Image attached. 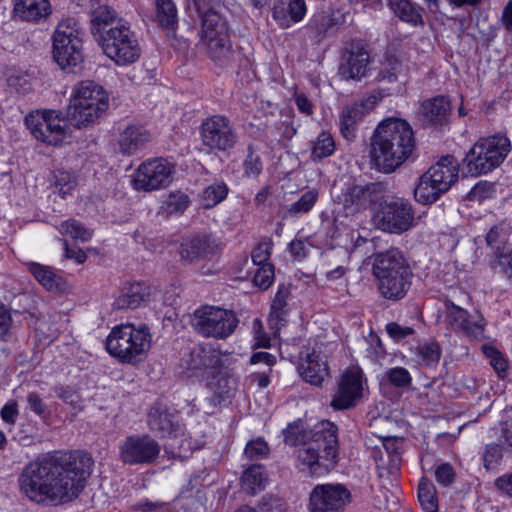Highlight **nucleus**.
Here are the masks:
<instances>
[{
	"mask_svg": "<svg viewBox=\"0 0 512 512\" xmlns=\"http://www.w3.org/2000/svg\"><path fill=\"white\" fill-rule=\"evenodd\" d=\"M377 205L373 222L380 230L402 234L414 225V210L409 200L385 193Z\"/></svg>",
	"mask_w": 512,
	"mask_h": 512,
	"instance_id": "1a4fd4ad",
	"label": "nucleus"
},
{
	"mask_svg": "<svg viewBox=\"0 0 512 512\" xmlns=\"http://www.w3.org/2000/svg\"><path fill=\"white\" fill-rule=\"evenodd\" d=\"M331 334L332 336L330 337V340L324 345V353L327 358L334 357L342 353L339 334L334 329H331Z\"/></svg>",
	"mask_w": 512,
	"mask_h": 512,
	"instance_id": "338daca9",
	"label": "nucleus"
},
{
	"mask_svg": "<svg viewBox=\"0 0 512 512\" xmlns=\"http://www.w3.org/2000/svg\"><path fill=\"white\" fill-rule=\"evenodd\" d=\"M493 187L487 182L477 183L468 193L467 198L470 201L481 202L492 195Z\"/></svg>",
	"mask_w": 512,
	"mask_h": 512,
	"instance_id": "0e129e2a",
	"label": "nucleus"
},
{
	"mask_svg": "<svg viewBox=\"0 0 512 512\" xmlns=\"http://www.w3.org/2000/svg\"><path fill=\"white\" fill-rule=\"evenodd\" d=\"M219 250L217 241L209 235H199L185 240L180 246V257L187 263L209 259Z\"/></svg>",
	"mask_w": 512,
	"mask_h": 512,
	"instance_id": "5701e85b",
	"label": "nucleus"
},
{
	"mask_svg": "<svg viewBox=\"0 0 512 512\" xmlns=\"http://www.w3.org/2000/svg\"><path fill=\"white\" fill-rule=\"evenodd\" d=\"M53 185L55 192L65 197L76 187V178L70 172L58 169L53 173Z\"/></svg>",
	"mask_w": 512,
	"mask_h": 512,
	"instance_id": "a19ab883",
	"label": "nucleus"
},
{
	"mask_svg": "<svg viewBox=\"0 0 512 512\" xmlns=\"http://www.w3.org/2000/svg\"><path fill=\"white\" fill-rule=\"evenodd\" d=\"M151 292V287L144 282L130 283L122 289L113 307L118 310L136 309L150 300Z\"/></svg>",
	"mask_w": 512,
	"mask_h": 512,
	"instance_id": "c85d7f7f",
	"label": "nucleus"
},
{
	"mask_svg": "<svg viewBox=\"0 0 512 512\" xmlns=\"http://www.w3.org/2000/svg\"><path fill=\"white\" fill-rule=\"evenodd\" d=\"M350 501L351 493L345 485L322 484V512H342Z\"/></svg>",
	"mask_w": 512,
	"mask_h": 512,
	"instance_id": "c756f323",
	"label": "nucleus"
},
{
	"mask_svg": "<svg viewBox=\"0 0 512 512\" xmlns=\"http://www.w3.org/2000/svg\"><path fill=\"white\" fill-rule=\"evenodd\" d=\"M387 379L396 387H406L411 383V376L407 369L403 367H394L387 371Z\"/></svg>",
	"mask_w": 512,
	"mask_h": 512,
	"instance_id": "864d4df0",
	"label": "nucleus"
},
{
	"mask_svg": "<svg viewBox=\"0 0 512 512\" xmlns=\"http://www.w3.org/2000/svg\"><path fill=\"white\" fill-rule=\"evenodd\" d=\"M189 205V198L182 192H172L165 200L166 211L169 214L182 213Z\"/></svg>",
	"mask_w": 512,
	"mask_h": 512,
	"instance_id": "de8ad7c7",
	"label": "nucleus"
},
{
	"mask_svg": "<svg viewBox=\"0 0 512 512\" xmlns=\"http://www.w3.org/2000/svg\"><path fill=\"white\" fill-rule=\"evenodd\" d=\"M502 448L498 444H488L483 449L481 461L486 471L495 470L502 460Z\"/></svg>",
	"mask_w": 512,
	"mask_h": 512,
	"instance_id": "a18cd8bd",
	"label": "nucleus"
},
{
	"mask_svg": "<svg viewBox=\"0 0 512 512\" xmlns=\"http://www.w3.org/2000/svg\"><path fill=\"white\" fill-rule=\"evenodd\" d=\"M151 140L150 132L140 125L126 127L119 137L120 151L132 155L146 147Z\"/></svg>",
	"mask_w": 512,
	"mask_h": 512,
	"instance_id": "7c9ffc66",
	"label": "nucleus"
},
{
	"mask_svg": "<svg viewBox=\"0 0 512 512\" xmlns=\"http://www.w3.org/2000/svg\"><path fill=\"white\" fill-rule=\"evenodd\" d=\"M199 46L218 65H227L232 60L233 49L227 23L215 10L203 15Z\"/></svg>",
	"mask_w": 512,
	"mask_h": 512,
	"instance_id": "0eeeda50",
	"label": "nucleus"
},
{
	"mask_svg": "<svg viewBox=\"0 0 512 512\" xmlns=\"http://www.w3.org/2000/svg\"><path fill=\"white\" fill-rule=\"evenodd\" d=\"M370 56L359 43H352L342 55L339 74L345 80H361L368 74Z\"/></svg>",
	"mask_w": 512,
	"mask_h": 512,
	"instance_id": "4be33fe9",
	"label": "nucleus"
},
{
	"mask_svg": "<svg viewBox=\"0 0 512 512\" xmlns=\"http://www.w3.org/2000/svg\"><path fill=\"white\" fill-rule=\"evenodd\" d=\"M26 403V409L33 412L35 415L41 418L47 416V405L37 392H29L26 396Z\"/></svg>",
	"mask_w": 512,
	"mask_h": 512,
	"instance_id": "5fc2aeb1",
	"label": "nucleus"
},
{
	"mask_svg": "<svg viewBox=\"0 0 512 512\" xmlns=\"http://www.w3.org/2000/svg\"><path fill=\"white\" fill-rule=\"evenodd\" d=\"M9 86L18 94L25 95L31 90V83L25 75L11 76Z\"/></svg>",
	"mask_w": 512,
	"mask_h": 512,
	"instance_id": "774afa93",
	"label": "nucleus"
},
{
	"mask_svg": "<svg viewBox=\"0 0 512 512\" xmlns=\"http://www.w3.org/2000/svg\"><path fill=\"white\" fill-rule=\"evenodd\" d=\"M445 323L455 332H460L474 340H483L485 338V320L482 316L472 318L467 310L446 300Z\"/></svg>",
	"mask_w": 512,
	"mask_h": 512,
	"instance_id": "aec40b11",
	"label": "nucleus"
},
{
	"mask_svg": "<svg viewBox=\"0 0 512 512\" xmlns=\"http://www.w3.org/2000/svg\"><path fill=\"white\" fill-rule=\"evenodd\" d=\"M373 274L378 280L380 294L389 300L402 299L411 284L409 265L397 248L389 249L375 256Z\"/></svg>",
	"mask_w": 512,
	"mask_h": 512,
	"instance_id": "7ed1b4c3",
	"label": "nucleus"
},
{
	"mask_svg": "<svg viewBox=\"0 0 512 512\" xmlns=\"http://www.w3.org/2000/svg\"><path fill=\"white\" fill-rule=\"evenodd\" d=\"M208 387L214 394V400L221 403L233 396L234 380L224 375L216 376L209 382Z\"/></svg>",
	"mask_w": 512,
	"mask_h": 512,
	"instance_id": "4c0bfd02",
	"label": "nucleus"
},
{
	"mask_svg": "<svg viewBox=\"0 0 512 512\" xmlns=\"http://www.w3.org/2000/svg\"><path fill=\"white\" fill-rule=\"evenodd\" d=\"M59 232L63 235H69L75 240H81L82 242L88 241L91 238L90 231L75 219L62 222L59 226Z\"/></svg>",
	"mask_w": 512,
	"mask_h": 512,
	"instance_id": "37998d69",
	"label": "nucleus"
},
{
	"mask_svg": "<svg viewBox=\"0 0 512 512\" xmlns=\"http://www.w3.org/2000/svg\"><path fill=\"white\" fill-rule=\"evenodd\" d=\"M379 101L380 97L370 94L343 109L340 118V132L345 139L351 141L355 138L358 123L375 108Z\"/></svg>",
	"mask_w": 512,
	"mask_h": 512,
	"instance_id": "412c9836",
	"label": "nucleus"
},
{
	"mask_svg": "<svg viewBox=\"0 0 512 512\" xmlns=\"http://www.w3.org/2000/svg\"><path fill=\"white\" fill-rule=\"evenodd\" d=\"M108 106V95L101 85L92 80L81 81L73 89L66 120L81 129L99 119Z\"/></svg>",
	"mask_w": 512,
	"mask_h": 512,
	"instance_id": "20e7f679",
	"label": "nucleus"
},
{
	"mask_svg": "<svg viewBox=\"0 0 512 512\" xmlns=\"http://www.w3.org/2000/svg\"><path fill=\"white\" fill-rule=\"evenodd\" d=\"M403 72L402 64L396 59H388L380 73L379 77L381 80H386L388 82H395L398 80L399 75Z\"/></svg>",
	"mask_w": 512,
	"mask_h": 512,
	"instance_id": "3c124183",
	"label": "nucleus"
},
{
	"mask_svg": "<svg viewBox=\"0 0 512 512\" xmlns=\"http://www.w3.org/2000/svg\"><path fill=\"white\" fill-rule=\"evenodd\" d=\"M274 278V269L272 265H263L257 269L253 282L259 288L266 290L273 281Z\"/></svg>",
	"mask_w": 512,
	"mask_h": 512,
	"instance_id": "13d9d810",
	"label": "nucleus"
},
{
	"mask_svg": "<svg viewBox=\"0 0 512 512\" xmlns=\"http://www.w3.org/2000/svg\"><path fill=\"white\" fill-rule=\"evenodd\" d=\"M239 320L232 310L203 306L193 315V327L204 337L226 339L236 329Z\"/></svg>",
	"mask_w": 512,
	"mask_h": 512,
	"instance_id": "f8f14e48",
	"label": "nucleus"
},
{
	"mask_svg": "<svg viewBox=\"0 0 512 512\" xmlns=\"http://www.w3.org/2000/svg\"><path fill=\"white\" fill-rule=\"evenodd\" d=\"M53 57L63 70L69 72L82 63V39L74 19H67L57 26L53 36Z\"/></svg>",
	"mask_w": 512,
	"mask_h": 512,
	"instance_id": "9d476101",
	"label": "nucleus"
},
{
	"mask_svg": "<svg viewBox=\"0 0 512 512\" xmlns=\"http://www.w3.org/2000/svg\"><path fill=\"white\" fill-rule=\"evenodd\" d=\"M415 146L411 125L401 118H387L373 133L371 156L381 171L391 173L412 156Z\"/></svg>",
	"mask_w": 512,
	"mask_h": 512,
	"instance_id": "f03ea898",
	"label": "nucleus"
},
{
	"mask_svg": "<svg viewBox=\"0 0 512 512\" xmlns=\"http://www.w3.org/2000/svg\"><path fill=\"white\" fill-rule=\"evenodd\" d=\"M284 442L290 446L303 445L297 450V459L301 470H309L313 475L319 466L320 443L318 433L307 431L304 423L297 420L283 430Z\"/></svg>",
	"mask_w": 512,
	"mask_h": 512,
	"instance_id": "ddd939ff",
	"label": "nucleus"
},
{
	"mask_svg": "<svg viewBox=\"0 0 512 512\" xmlns=\"http://www.w3.org/2000/svg\"><path fill=\"white\" fill-rule=\"evenodd\" d=\"M54 391L61 400L71 405L75 409H81V398L76 390L69 386H58Z\"/></svg>",
	"mask_w": 512,
	"mask_h": 512,
	"instance_id": "6e6d98bb",
	"label": "nucleus"
},
{
	"mask_svg": "<svg viewBox=\"0 0 512 512\" xmlns=\"http://www.w3.org/2000/svg\"><path fill=\"white\" fill-rule=\"evenodd\" d=\"M267 476L264 467L259 464L251 465L241 477L242 489L250 495L256 494L257 490L264 488Z\"/></svg>",
	"mask_w": 512,
	"mask_h": 512,
	"instance_id": "f704fd0d",
	"label": "nucleus"
},
{
	"mask_svg": "<svg viewBox=\"0 0 512 512\" xmlns=\"http://www.w3.org/2000/svg\"><path fill=\"white\" fill-rule=\"evenodd\" d=\"M272 16L279 23L282 28H287L290 25L288 7L282 1L274 3L272 8Z\"/></svg>",
	"mask_w": 512,
	"mask_h": 512,
	"instance_id": "69168bd1",
	"label": "nucleus"
},
{
	"mask_svg": "<svg viewBox=\"0 0 512 512\" xmlns=\"http://www.w3.org/2000/svg\"><path fill=\"white\" fill-rule=\"evenodd\" d=\"M318 199V192L311 190L305 192L298 201L291 204L286 211L289 216L307 213L315 205Z\"/></svg>",
	"mask_w": 512,
	"mask_h": 512,
	"instance_id": "c03bdc74",
	"label": "nucleus"
},
{
	"mask_svg": "<svg viewBox=\"0 0 512 512\" xmlns=\"http://www.w3.org/2000/svg\"><path fill=\"white\" fill-rule=\"evenodd\" d=\"M151 335L145 325L135 328L131 324L114 327L106 340L110 355L122 363L134 364L150 348Z\"/></svg>",
	"mask_w": 512,
	"mask_h": 512,
	"instance_id": "39448f33",
	"label": "nucleus"
},
{
	"mask_svg": "<svg viewBox=\"0 0 512 512\" xmlns=\"http://www.w3.org/2000/svg\"><path fill=\"white\" fill-rule=\"evenodd\" d=\"M418 499L425 512H436L438 509V499L434 485L425 479H422L418 486Z\"/></svg>",
	"mask_w": 512,
	"mask_h": 512,
	"instance_id": "ea45409f",
	"label": "nucleus"
},
{
	"mask_svg": "<svg viewBox=\"0 0 512 512\" xmlns=\"http://www.w3.org/2000/svg\"><path fill=\"white\" fill-rule=\"evenodd\" d=\"M290 296V290L287 286L281 285L273 299L271 305V315L281 320L286 314L287 302Z\"/></svg>",
	"mask_w": 512,
	"mask_h": 512,
	"instance_id": "49530a36",
	"label": "nucleus"
},
{
	"mask_svg": "<svg viewBox=\"0 0 512 512\" xmlns=\"http://www.w3.org/2000/svg\"><path fill=\"white\" fill-rule=\"evenodd\" d=\"M227 194L228 187L224 182H214L203 189L201 194L202 204L205 208H213L223 201Z\"/></svg>",
	"mask_w": 512,
	"mask_h": 512,
	"instance_id": "58836bf2",
	"label": "nucleus"
},
{
	"mask_svg": "<svg viewBox=\"0 0 512 512\" xmlns=\"http://www.w3.org/2000/svg\"><path fill=\"white\" fill-rule=\"evenodd\" d=\"M419 361L426 366H434L440 359V348L436 343L420 346L418 349Z\"/></svg>",
	"mask_w": 512,
	"mask_h": 512,
	"instance_id": "09e8293b",
	"label": "nucleus"
},
{
	"mask_svg": "<svg viewBox=\"0 0 512 512\" xmlns=\"http://www.w3.org/2000/svg\"><path fill=\"white\" fill-rule=\"evenodd\" d=\"M119 460L126 465H149L159 457L161 447L151 436L130 435L119 444Z\"/></svg>",
	"mask_w": 512,
	"mask_h": 512,
	"instance_id": "2eb2a0df",
	"label": "nucleus"
},
{
	"mask_svg": "<svg viewBox=\"0 0 512 512\" xmlns=\"http://www.w3.org/2000/svg\"><path fill=\"white\" fill-rule=\"evenodd\" d=\"M173 169V165L164 158L148 159L136 170L133 186L146 192L165 188L172 180Z\"/></svg>",
	"mask_w": 512,
	"mask_h": 512,
	"instance_id": "f3484780",
	"label": "nucleus"
},
{
	"mask_svg": "<svg viewBox=\"0 0 512 512\" xmlns=\"http://www.w3.org/2000/svg\"><path fill=\"white\" fill-rule=\"evenodd\" d=\"M434 474L436 481L443 486L450 485L455 478V471L449 463H442L438 465Z\"/></svg>",
	"mask_w": 512,
	"mask_h": 512,
	"instance_id": "e2e57ef3",
	"label": "nucleus"
},
{
	"mask_svg": "<svg viewBox=\"0 0 512 512\" xmlns=\"http://www.w3.org/2000/svg\"><path fill=\"white\" fill-rule=\"evenodd\" d=\"M67 122L62 112L43 110L31 112L25 117V123L31 134L39 141L48 145H60L67 137Z\"/></svg>",
	"mask_w": 512,
	"mask_h": 512,
	"instance_id": "4468645a",
	"label": "nucleus"
},
{
	"mask_svg": "<svg viewBox=\"0 0 512 512\" xmlns=\"http://www.w3.org/2000/svg\"><path fill=\"white\" fill-rule=\"evenodd\" d=\"M511 232L512 228L501 222L491 227L486 234V244L492 251L494 262L502 268L504 267L503 261L506 260V256L511 250L509 249Z\"/></svg>",
	"mask_w": 512,
	"mask_h": 512,
	"instance_id": "393cba45",
	"label": "nucleus"
},
{
	"mask_svg": "<svg viewBox=\"0 0 512 512\" xmlns=\"http://www.w3.org/2000/svg\"><path fill=\"white\" fill-rule=\"evenodd\" d=\"M272 243L268 240L260 242L252 251L251 258L254 264L263 266L269 265L267 263L270 257Z\"/></svg>",
	"mask_w": 512,
	"mask_h": 512,
	"instance_id": "bf43d9fd",
	"label": "nucleus"
},
{
	"mask_svg": "<svg viewBox=\"0 0 512 512\" xmlns=\"http://www.w3.org/2000/svg\"><path fill=\"white\" fill-rule=\"evenodd\" d=\"M509 152L510 141L506 136L482 138L467 153L463 170L471 176L486 174L498 167Z\"/></svg>",
	"mask_w": 512,
	"mask_h": 512,
	"instance_id": "6e6552de",
	"label": "nucleus"
},
{
	"mask_svg": "<svg viewBox=\"0 0 512 512\" xmlns=\"http://www.w3.org/2000/svg\"><path fill=\"white\" fill-rule=\"evenodd\" d=\"M389 6L400 20L412 26L424 25L419 10L409 0H388Z\"/></svg>",
	"mask_w": 512,
	"mask_h": 512,
	"instance_id": "c9c22d12",
	"label": "nucleus"
},
{
	"mask_svg": "<svg viewBox=\"0 0 512 512\" xmlns=\"http://www.w3.org/2000/svg\"><path fill=\"white\" fill-rule=\"evenodd\" d=\"M459 163L451 155L442 157L419 179L414 197L421 204L435 202L458 179Z\"/></svg>",
	"mask_w": 512,
	"mask_h": 512,
	"instance_id": "423d86ee",
	"label": "nucleus"
},
{
	"mask_svg": "<svg viewBox=\"0 0 512 512\" xmlns=\"http://www.w3.org/2000/svg\"><path fill=\"white\" fill-rule=\"evenodd\" d=\"M156 17L162 28L174 30L177 25V9L172 0H156Z\"/></svg>",
	"mask_w": 512,
	"mask_h": 512,
	"instance_id": "e433bc0d",
	"label": "nucleus"
},
{
	"mask_svg": "<svg viewBox=\"0 0 512 512\" xmlns=\"http://www.w3.org/2000/svg\"><path fill=\"white\" fill-rule=\"evenodd\" d=\"M104 54L117 65L135 63L141 55V48L135 33L124 24H117L106 36L97 42Z\"/></svg>",
	"mask_w": 512,
	"mask_h": 512,
	"instance_id": "9b49d317",
	"label": "nucleus"
},
{
	"mask_svg": "<svg viewBox=\"0 0 512 512\" xmlns=\"http://www.w3.org/2000/svg\"><path fill=\"white\" fill-rule=\"evenodd\" d=\"M245 174L248 176H258L262 171V161L260 156L255 154L251 147L248 149V155L244 161Z\"/></svg>",
	"mask_w": 512,
	"mask_h": 512,
	"instance_id": "052dcab7",
	"label": "nucleus"
},
{
	"mask_svg": "<svg viewBox=\"0 0 512 512\" xmlns=\"http://www.w3.org/2000/svg\"><path fill=\"white\" fill-rule=\"evenodd\" d=\"M201 371L217 369L221 366V357L218 351L203 347Z\"/></svg>",
	"mask_w": 512,
	"mask_h": 512,
	"instance_id": "680f3d73",
	"label": "nucleus"
},
{
	"mask_svg": "<svg viewBox=\"0 0 512 512\" xmlns=\"http://www.w3.org/2000/svg\"><path fill=\"white\" fill-rule=\"evenodd\" d=\"M482 351L489 359L491 367L495 370L498 377L504 379L507 376L508 361L496 348L490 345H483Z\"/></svg>",
	"mask_w": 512,
	"mask_h": 512,
	"instance_id": "79ce46f5",
	"label": "nucleus"
},
{
	"mask_svg": "<svg viewBox=\"0 0 512 512\" xmlns=\"http://www.w3.org/2000/svg\"><path fill=\"white\" fill-rule=\"evenodd\" d=\"M124 23L117 11L107 4H99L90 12L89 30L96 42L114 30L117 24Z\"/></svg>",
	"mask_w": 512,
	"mask_h": 512,
	"instance_id": "b1692460",
	"label": "nucleus"
},
{
	"mask_svg": "<svg viewBox=\"0 0 512 512\" xmlns=\"http://www.w3.org/2000/svg\"><path fill=\"white\" fill-rule=\"evenodd\" d=\"M386 192V184L374 182L367 185L349 186L341 194H335V190L331 193L339 203H342L346 213L352 214L370 205H377Z\"/></svg>",
	"mask_w": 512,
	"mask_h": 512,
	"instance_id": "dca6fc26",
	"label": "nucleus"
},
{
	"mask_svg": "<svg viewBox=\"0 0 512 512\" xmlns=\"http://www.w3.org/2000/svg\"><path fill=\"white\" fill-rule=\"evenodd\" d=\"M201 139L209 149L227 152L234 148L238 136L229 119L215 115L202 123Z\"/></svg>",
	"mask_w": 512,
	"mask_h": 512,
	"instance_id": "a211bd4d",
	"label": "nucleus"
},
{
	"mask_svg": "<svg viewBox=\"0 0 512 512\" xmlns=\"http://www.w3.org/2000/svg\"><path fill=\"white\" fill-rule=\"evenodd\" d=\"M337 432L338 428L334 423L322 420V471L334 470L339 461Z\"/></svg>",
	"mask_w": 512,
	"mask_h": 512,
	"instance_id": "cd10ccee",
	"label": "nucleus"
},
{
	"mask_svg": "<svg viewBox=\"0 0 512 512\" xmlns=\"http://www.w3.org/2000/svg\"><path fill=\"white\" fill-rule=\"evenodd\" d=\"M147 422L149 428L161 437L176 436L181 429L176 417L162 404L150 408Z\"/></svg>",
	"mask_w": 512,
	"mask_h": 512,
	"instance_id": "a878e982",
	"label": "nucleus"
},
{
	"mask_svg": "<svg viewBox=\"0 0 512 512\" xmlns=\"http://www.w3.org/2000/svg\"><path fill=\"white\" fill-rule=\"evenodd\" d=\"M320 353L313 347H306L301 351L297 370L301 378L315 386L320 385Z\"/></svg>",
	"mask_w": 512,
	"mask_h": 512,
	"instance_id": "2f4dec72",
	"label": "nucleus"
},
{
	"mask_svg": "<svg viewBox=\"0 0 512 512\" xmlns=\"http://www.w3.org/2000/svg\"><path fill=\"white\" fill-rule=\"evenodd\" d=\"M93 464L92 456L80 450L48 453L25 466L19 476L20 489L36 503L70 502L84 489Z\"/></svg>",
	"mask_w": 512,
	"mask_h": 512,
	"instance_id": "f257e3e1",
	"label": "nucleus"
},
{
	"mask_svg": "<svg viewBox=\"0 0 512 512\" xmlns=\"http://www.w3.org/2000/svg\"><path fill=\"white\" fill-rule=\"evenodd\" d=\"M14 16L28 22H37L51 13L48 0H14Z\"/></svg>",
	"mask_w": 512,
	"mask_h": 512,
	"instance_id": "473e14b6",
	"label": "nucleus"
},
{
	"mask_svg": "<svg viewBox=\"0 0 512 512\" xmlns=\"http://www.w3.org/2000/svg\"><path fill=\"white\" fill-rule=\"evenodd\" d=\"M450 111V101L442 95L424 100L419 107L423 121L435 127L447 124Z\"/></svg>",
	"mask_w": 512,
	"mask_h": 512,
	"instance_id": "bb28decb",
	"label": "nucleus"
},
{
	"mask_svg": "<svg viewBox=\"0 0 512 512\" xmlns=\"http://www.w3.org/2000/svg\"><path fill=\"white\" fill-rule=\"evenodd\" d=\"M25 265L38 283L48 291L60 292L64 289L65 283L62 277L52 267L37 262H28Z\"/></svg>",
	"mask_w": 512,
	"mask_h": 512,
	"instance_id": "72a5a7b5",
	"label": "nucleus"
},
{
	"mask_svg": "<svg viewBox=\"0 0 512 512\" xmlns=\"http://www.w3.org/2000/svg\"><path fill=\"white\" fill-rule=\"evenodd\" d=\"M202 353L203 347L196 346L194 347L188 355L184 356L182 359V366L188 371H192L194 375L197 374L198 371H201L202 364Z\"/></svg>",
	"mask_w": 512,
	"mask_h": 512,
	"instance_id": "603ef678",
	"label": "nucleus"
},
{
	"mask_svg": "<svg viewBox=\"0 0 512 512\" xmlns=\"http://www.w3.org/2000/svg\"><path fill=\"white\" fill-rule=\"evenodd\" d=\"M363 372L357 366H351L342 374L338 390L335 393L331 406L335 410H346L355 407L363 397Z\"/></svg>",
	"mask_w": 512,
	"mask_h": 512,
	"instance_id": "6ab92c4d",
	"label": "nucleus"
},
{
	"mask_svg": "<svg viewBox=\"0 0 512 512\" xmlns=\"http://www.w3.org/2000/svg\"><path fill=\"white\" fill-rule=\"evenodd\" d=\"M268 453L269 447L261 438L249 441L245 447V455L251 460L263 459Z\"/></svg>",
	"mask_w": 512,
	"mask_h": 512,
	"instance_id": "8fccbe9b",
	"label": "nucleus"
},
{
	"mask_svg": "<svg viewBox=\"0 0 512 512\" xmlns=\"http://www.w3.org/2000/svg\"><path fill=\"white\" fill-rule=\"evenodd\" d=\"M13 337L11 314L4 306H0V340L7 342Z\"/></svg>",
	"mask_w": 512,
	"mask_h": 512,
	"instance_id": "4d7b16f0",
	"label": "nucleus"
}]
</instances>
